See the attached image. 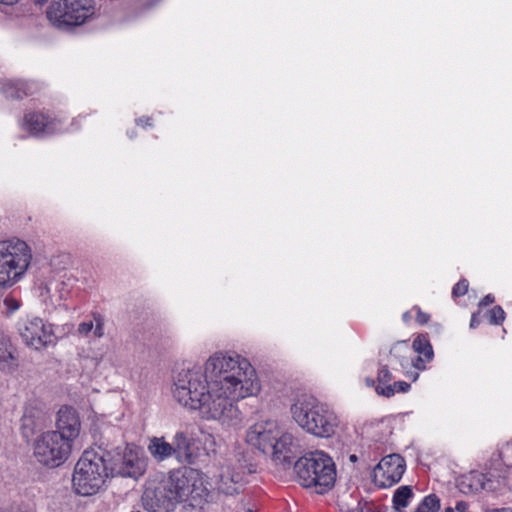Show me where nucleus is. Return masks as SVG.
Here are the masks:
<instances>
[{
    "mask_svg": "<svg viewBox=\"0 0 512 512\" xmlns=\"http://www.w3.org/2000/svg\"><path fill=\"white\" fill-rule=\"evenodd\" d=\"M261 390L255 369L243 357L230 352H216L204 369L187 367L172 375L171 395L182 408L196 412L204 421H214L225 428L241 423L237 402L256 396Z\"/></svg>",
    "mask_w": 512,
    "mask_h": 512,
    "instance_id": "obj_1",
    "label": "nucleus"
},
{
    "mask_svg": "<svg viewBox=\"0 0 512 512\" xmlns=\"http://www.w3.org/2000/svg\"><path fill=\"white\" fill-rule=\"evenodd\" d=\"M246 443L269 455L277 464H290L299 450V440L293 430L276 420H263L246 431Z\"/></svg>",
    "mask_w": 512,
    "mask_h": 512,
    "instance_id": "obj_2",
    "label": "nucleus"
},
{
    "mask_svg": "<svg viewBox=\"0 0 512 512\" xmlns=\"http://www.w3.org/2000/svg\"><path fill=\"white\" fill-rule=\"evenodd\" d=\"M290 414L302 430L319 438L331 437L339 425L336 414L311 395L297 397L290 406Z\"/></svg>",
    "mask_w": 512,
    "mask_h": 512,
    "instance_id": "obj_3",
    "label": "nucleus"
},
{
    "mask_svg": "<svg viewBox=\"0 0 512 512\" xmlns=\"http://www.w3.org/2000/svg\"><path fill=\"white\" fill-rule=\"evenodd\" d=\"M299 482L317 494H324L333 488L336 468L332 458L323 451L312 452L295 463Z\"/></svg>",
    "mask_w": 512,
    "mask_h": 512,
    "instance_id": "obj_4",
    "label": "nucleus"
},
{
    "mask_svg": "<svg viewBox=\"0 0 512 512\" xmlns=\"http://www.w3.org/2000/svg\"><path fill=\"white\" fill-rule=\"evenodd\" d=\"M110 476L104 456L94 451H85L74 468L73 490L80 496H93L103 488Z\"/></svg>",
    "mask_w": 512,
    "mask_h": 512,
    "instance_id": "obj_5",
    "label": "nucleus"
},
{
    "mask_svg": "<svg viewBox=\"0 0 512 512\" xmlns=\"http://www.w3.org/2000/svg\"><path fill=\"white\" fill-rule=\"evenodd\" d=\"M32 260L28 244L18 238L0 241V286L11 287L27 272Z\"/></svg>",
    "mask_w": 512,
    "mask_h": 512,
    "instance_id": "obj_6",
    "label": "nucleus"
},
{
    "mask_svg": "<svg viewBox=\"0 0 512 512\" xmlns=\"http://www.w3.org/2000/svg\"><path fill=\"white\" fill-rule=\"evenodd\" d=\"M165 480L177 503L190 501L191 506H196L208 494L202 473L190 467L172 471Z\"/></svg>",
    "mask_w": 512,
    "mask_h": 512,
    "instance_id": "obj_7",
    "label": "nucleus"
},
{
    "mask_svg": "<svg viewBox=\"0 0 512 512\" xmlns=\"http://www.w3.org/2000/svg\"><path fill=\"white\" fill-rule=\"evenodd\" d=\"M94 14L92 0H51L46 15L59 28L83 24Z\"/></svg>",
    "mask_w": 512,
    "mask_h": 512,
    "instance_id": "obj_8",
    "label": "nucleus"
},
{
    "mask_svg": "<svg viewBox=\"0 0 512 512\" xmlns=\"http://www.w3.org/2000/svg\"><path fill=\"white\" fill-rule=\"evenodd\" d=\"M72 447L73 445L64 440L61 435L47 431L35 440L34 457L42 465L58 467L68 459Z\"/></svg>",
    "mask_w": 512,
    "mask_h": 512,
    "instance_id": "obj_9",
    "label": "nucleus"
},
{
    "mask_svg": "<svg viewBox=\"0 0 512 512\" xmlns=\"http://www.w3.org/2000/svg\"><path fill=\"white\" fill-rule=\"evenodd\" d=\"M147 468V459L143 450L128 444L122 453H118L111 459L109 472L112 477L121 476L137 479L144 474Z\"/></svg>",
    "mask_w": 512,
    "mask_h": 512,
    "instance_id": "obj_10",
    "label": "nucleus"
},
{
    "mask_svg": "<svg viewBox=\"0 0 512 512\" xmlns=\"http://www.w3.org/2000/svg\"><path fill=\"white\" fill-rule=\"evenodd\" d=\"M19 333L24 343L35 350L54 344L53 327L39 317H29L19 324Z\"/></svg>",
    "mask_w": 512,
    "mask_h": 512,
    "instance_id": "obj_11",
    "label": "nucleus"
},
{
    "mask_svg": "<svg viewBox=\"0 0 512 512\" xmlns=\"http://www.w3.org/2000/svg\"><path fill=\"white\" fill-rule=\"evenodd\" d=\"M256 472L253 464L247 460H238L237 463H229L221 468L217 489L226 495L238 493L251 473Z\"/></svg>",
    "mask_w": 512,
    "mask_h": 512,
    "instance_id": "obj_12",
    "label": "nucleus"
},
{
    "mask_svg": "<svg viewBox=\"0 0 512 512\" xmlns=\"http://www.w3.org/2000/svg\"><path fill=\"white\" fill-rule=\"evenodd\" d=\"M143 505L149 512H170L176 500L166 480L149 482L142 496Z\"/></svg>",
    "mask_w": 512,
    "mask_h": 512,
    "instance_id": "obj_13",
    "label": "nucleus"
},
{
    "mask_svg": "<svg viewBox=\"0 0 512 512\" xmlns=\"http://www.w3.org/2000/svg\"><path fill=\"white\" fill-rule=\"evenodd\" d=\"M405 468V460L399 454L387 455L374 468L373 481L379 488L391 487L401 480Z\"/></svg>",
    "mask_w": 512,
    "mask_h": 512,
    "instance_id": "obj_14",
    "label": "nucleus"
},
{
    "mask_svg": "<svg viewBox=\"0 0 512 512\" xmlns=\"http://www.w3.org/2000/svg\"><path fill=\"white\" fill-rule=\"evenodd\" d=\"M81 430V422L77 411L70 406H63L57 412L56 430L53 432L61 435L71 445H74Z\"/></svg>",
    "mask_w": 512,
    "mask_h": 512,
    "instance_id": "obj_15",
    "label": "nucleus"
},
{
    "mask_svg": "<svg viewBox=\"0 0 512 512\" xmlns=\"http://www.w3.org/2000/svg\"><path fill=\"white\" fill-rule=\"evenodd\" d=\"M23 129L28 131L31 135H48L62 129L58 128V122L51 120L49 117L40 112L27 113L23 120Z\"/></svg>",
    "mask_w": 512,
    "mask_h": 512,
    "instance_id": "obj_16",
    "label": "nucleus"
},
{
    "mask_svg": "<svg viewBox=\"0 0 512 512\" xmlns=\"http://www.w3.org/2000/svg\"><path fill=\"white\" fill-rule=\"evenodd\" d=\"M71 295L72 286L66 281H51L41 292L44 300L53 307L65 306V302L71 298Z\"/></svg>",
    "mask_w": 512,
    "mask_h": 512,
    "instance_id": "obj_17",
    "label": "nucleus"
},
{
    "mask_svg": "<svg viewBox=\"0 0 512 512\" xmlns=\"http://www.w3.org/2000/svg\"><path fill=\"white\" fill-rule=\"evenodd\" d=\"M413 350L418 356L412 360V365L417 370H425L427 363L434 358L432 345L426 335L417 336L412 344Z\"/></svg>",
    "mask_w": 512,
    "mask_h": 512,
    "instance_id": "obj_18",
    "label": "nucleus"
},
{
    "mask_svg": "<svg viewBox=\"0 0 512 512\" xmlns=\"http://www.w3.org/2000/svg\"><path fill=\"white\" fill-rule=\"evenodd\" d=\"M488 482L489 480L485 474L472 471L468 474L462 475L457 481V486L463 494H474L483 489L490 488Z\"/></svg>",
    "mask_w": 512,
    "mask_h": 512,
    "instance_id": "obj_19",
    "label": "nucleus"
},
{
    "mask_svg": "<svg viewBox=\"0 0 512 512\" xmlns=\"http://www.w3.org/2000/svg\"><path fill=\"white\" fill-rule=\"evenodd\" d=\"M148 452L156 462H163L174 457L176 459L175 450L164 437H153L149 440L147 446Z\"/></svg>",
    "mask_w": 512,
    "mask_h": 512,
    "instance_id": "obj_20",
    "label": "nucleus"
},
{
    "mask_svg": "<svg viewBox=\"0 0 512 512\" xmlns=\"http://www.w3.org/2000/svg\"><path fill=\"white\" fill-rule=\"evenodd\" d=\"M104 324V317L101 314L92 313L89 319L78 325L77 334L86 337L92 333L95 338H102L104 336Z\"/></svg>",
    "mask_w": 512,
    "mask_h": 512,
    "instance_id": "obj_21",
    "label": "nucleus"
},
{
    "mask_svg": "<svg viewBox=\"0 0 512 512\" xmlns=\"http://www.w3.org/2000/svg\"><path fill=\"white\" fill-rule=\"evenodd\" d=\"M16 366L13 347L9 337L0 331V369L10 370Z\"/></svg>",
    "mask_w": 512,
    "mask_h": 512,
    "instance_id": "obj_22",
    "label": "nucleus"
},
{
    "mask_svg": "<svg viewBox=\"0 0 512 512\" xmlns=\"http://www.w3.org/2000/svg\"><path fill=\"white\" fill-rule=\"evenodd\" d=\"M170 444L175 450L176 460L178 462H182L188 457L191 448V440L186 432L177 431Z\"/></svg>",
    "mask_w": 512,
    "mask_h": 512,
    "instance_id": "obj_23",
    "label": "nucleus"
},
{
    "mask_svg": "<svg viewBox=\"0 0 512 512\" xmlns=\"http://www.w3.org/2000/svg\"><path fill=\"white\" fill-rule=\"evenodd\" d=\"M409 353L410 349L405 341L395 344L390 351L391 356L399 361L404 370L413 367L412 360L414 358L408 357Z\"/></svg>",
    "mask_w": 512,
    "mask_h": 512,
    "instance_id": "obj_24",
    "label": "nucleus"
},
{
    "mask_svg": "<svg viewBox=\"0 0 512 512\" xmlns=\"http://www.w3.org/2000/svg\"><path fill=\"white\" fill-rule=\"evenodd\" d=\"M411 385L405 381H396L392 384H388L386 386H376L375 392L379 396H383L386 398H390L399 392H407L409 391Z\"/></svg>",
    "mask_w": 512,
    "mask_h": 512,
    "instance_id": "obj_25",
    "label": "nucleus"
},
{
    "mask_svg": "<svg viewBox=\"0 0 512 512\" xmlns=\"http://www.w3.org/2000/svg\"><path fill=\"white\" fill-rule=\"evenodd\" d=\"M413 492L409 486L399 487L393 495V507L397 511H402L409 505Z\"/></svg>",
    "mask_w": 512,
    "mask_h": 512,
    "instance_id": "obj_26",
    "label": "nucleus"
},
{
    "mask_svg": "<svg viewBox=\"0 0 512 512\" xmlns=\"http://www.w3.org/2000/svg\"><path fill=\"white\" fill-rule=\"evenodd\" d=\"M2 93L7 98H22L26 94L23 84L17 81H7L2 86Z\"/></svg>",
    "mask_w": 512,
    "mask_h": 512,
    "instance_id": "obj_27",
    "label": "nucleus"
},
{
    "mask_svg": "<svg viewBox=\"0 0 512 512\" xmlns=\"http://www.w3.org/2000/svg\"><path fill=\"white\" fill-rule=\"evenodd\" d=\"M440 499L435 494H430L419 503L414 512H438Z\"/></svg>",
    "mask_w": 512,
    "mask_h": 512,
    "instance_id": "obj_28",
    "label": "nucleus"
},
{
    "mask_svg": "<svg viewBox=\"0 0 512 512\" xmlns=\"http://www.w3.org/2000/svg\"><path fill=\"white\" fill-rule=\"evenodd\" d=\"M393 376L390 370L386 365H383L379 368L378 374H377V382L378 384L376 386H386L388 384H391Z\"/></svg>",
    "mask_w": 512,
    "mask_h": 512,
    "instance_id": "obj_29",
    "label": "nucleus"
},
{
    "mask_svg": "<svg viewBox=\"0 0 512 512\" xmlns=\"http://www.w3.org/2000/svg\"><path fill=\"white\" fill-rule=\"evenodd\" d=\"M489 319L491 324H501L505 319V312L501 306H494L489 312Z\"/></svg>",
    "mask_w": 512,
    "mask_h": 512,
    "instance_id": "obj_30",
    "label": "nucleus"
},
{
    "mask_svg": "<svg viewBox=\"0 0 512 512\" xmlns=\"http://www.w3.org/2000/svg\"><path fill=\"white\" fill-rule=\"evenodd\" d=\"M469 283L466 279H461L458 283H456L452 289L453 297H460L467 293Z\"/></svg>",
    "mask_w": 512,
    "mask_h": 512,
    "instance_id": "obj_31",
    "label": "nucleus"
},
{
    "mask_svg": "<svg viewBox=\"0 0 512 512\" xmlns=\"http://www.w3.org/2000/svg\"><path fill=\"white\" fill-rule=\"evenodd\" d=\"M3 304L8 313H13L20 307V302L13 297H6Z\"/></svg>",
    "mask_w": 512,
    "mask_h": 512,
    "instance_id": "obj_32",
    "label": "nucleus"
},
{
    "mask_svg": "<svg viewBox=\"0 0 512 512\" xmlns=\"http://www.w3.org/2000/svg\"><path fill=\"white\" fill-rule=\"evenodd\" d=\"M506 452H512V444L510 443H506L502 446L500 452H499V457L501 458L502 462L504 465L508 466V463L505 461L504 459V454Z\"/></svg>",
    "mask_w": 512,
    "mask_h": 512,
    "instance_id": "obj_33",
    "label": "nucleus"
},
{
    "mask_svg": "<svg viewBox=\"0 0 512 512\" xmlns=\"http://www.w3.org/2000/svg\"><path fill=\"white\" fill-rule=\"evenodd\" d=\"M468 503L467 502H464V501H458L456 502L455 504V511L456 512H469L468 511Z\"/></svg>",
    "mask_w": 512,
    "mask_h": 512,
    "instance_id": "obj_34",
    "label": "nucleus"
},
{
    "mask_svg": "<svg viewBox=\"0 0 512 512\" xmlns=\"http://www.w3.org/2000/svg\"><path fill=\"white\" fill-rule=\"evenodd\" d=\"M417 321L420 324H426L429 321L428 314L418 310V312H417Z\"/></svg>",
    "mask_w": 512,
    "mask_h": 512,
    "instance_id": "obj_35",
    "label": "nucleus"
},
{
    "mask_svg": "<svg viewBox=\"0 0 512 512\" xmlns=\"http://www.w3.org/2000/svg\"><path fill=\"white\" fill-rule=\"evenodd\" d=\"M494 296L491 294L486 295L479 303L480 306H487L494 302Z\"/></svg>",
    "mask_w": 512,
    "mask_h": 512,
    "instance_id": "obj_36",
    "label": "nucleus"
},
{
    "mask_svg": "<svg viewBox=\"0 0 512 512\" xmlns=\"http://www.w3.org/2000/svg\"><path fill=\"white\" fill-rule=\"evenodd\" d=\"M478 313H474L471 317L470 327L476 328L479 325Z\"/></svg>",
    "mask_w": 512,
    "mask_h": 512,
    "instance_id": "obj_37",
    "label": "nucleus"
},
{
    "mask_svg": "<svg viewBox=\"0 0 512 512\" xmlns=\"http://www.w3.org/2000/svg\"><path fill=\"white\" fill-rule=\"evenodd\" d=\"M150 121H151L150 118H140L137 120V124L141 125L143 127L150 126L151 125Z\"/></svg>",
    "mask_w": 512,
    "mask_h": 512,
    "instance_id": "obj_38",
    "label": "nucleus"
},
{
    "mask_svg": "<svg viewBox=\"0 0 512 512\" xmlns=\"http://www.w3.org/2000/svg\"><path fill=\"white\" fill-rule=\"evenodd\" d=\"M21 0H0V4L5 6H13L20 2Z\"/></svg>",
    "mask_w": 512,
    "mask_h": 512,
    "instance_id": "obj_39",
    "label": "nucleus"
},
{
    "mask_svg": "<svg viewBox=\"0 0 512 512\" xmlns=\"http://www.w3.org/2000/svg\"><path fill=\"white\" fill-rule=\"evenodd\" d=\"M364 382H365L367 387H374V388L376 387L375 380L373 378H371V377H366L364 379Z\"/></svg>",
    "mask_w": 512,
    "mask_h": 512,
    "instance_id": "obj_40",
    "label": "nucleus"
},
{
    "mask_svg": "<svg viewBox=\"0 0 512 512\" xmlns=\"http://www.w3.org/2000/svg\"><path fill=\"white\" fill-rule=\"evenodd\" d=\"M487 512H512L511 508H499V509H492Z\"/></svg>",
    "mask_w": 512,
    "mask_h": 512,
    "instance_id": "obj_41",
    "label": "nucleus"
},
{
    "mask_svg": "<svg viewBox=\"0 0 512 512\" xmlns=\"http://www.w3.org/2000/svg\"><path fill=\"white\" fill-rule=\"evenodd\" d=\"M402 319L404 322H409L410 319H411V314L410 312H405L403 315H402Z\"/></svg>",
    "mask_w": 512,
    "mask_h": 512,
    "instance_id": "obj_42",
    "label": "nucleus"
},
{
    "mask_svg": "<svg viewBox=\"0 0 512 512\" xmlns=\"http://www.w3.org/2000/svg\"><path fill=\"white\" fill-rule=\"evenodd\" d=\"M357 459H358V458H357V456H356L355 454H351V455L349 456V460H350L352 463L356 462V461H357Z\"/></svg>",
    "mask_w": 512,
    "mask_h": 512,
    "instance_id": "obj_43",
    "label": "nucleus"
},
{
    "mask_svg": "<svg viewBox=\"0 0 512 512\" xmlns=\"http://www.w3.org/2000/svg\"><path fill=\"white\" fill-rule=\"evenodd\" d=\"M444 512H456L455 507H447L445 508Z\"/></svg>",
    "mask_w": 512,
    "mask_h": 512,
    "instance_id": "obj_44",
    "label": "nucleus"
},
{
    "mask_svg": "<svg viewBox=\"0 0 512 512\" xmlns=\"http://www.w3.org/2000/svg\"><path fill=\"white\" fill-rule=\"evenodd\" d=\"M418 376H419V375H418V373H415V374L413 375V378H412V379H413V381H416V380H417V378H418Z\"/></svg>",
    "mask_w": 512,
    "mask_h": 512,
    "instance_id": "obj_45",
    "label": "nucleus"
},
{
    "mask_svg": "<svg viewBox=\"0 0 512 512\" xmlns=\"http://www.w3.org/2000/svg\"><path fill=\"white\" fill-rule=\"evenodd\" d=\"M44 1L45 0H36V3L42 5L44 3Z\"/></svg>",
    "mask_w": 512,
    "mask_h": 512,
    "instance_id": "obj_46",
    "label": "nucleus"
}]
</instances>
